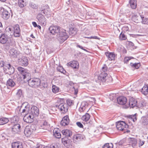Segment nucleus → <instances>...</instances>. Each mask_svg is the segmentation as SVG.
Returning <instances> with one entry per match:
<instances>
[{"label": "nucleus", "instance_id": "obj_10", "mask_svg": "<svg viewBox=\"0 0 148 148\" xmlns=\"http://www.w3.org/2000/svg\"><path fill=\"white\" fill-rule=\"evenodd\" d=\"M49 29L50 33L52 34H58V33L60 31V27L57 26H51L49 27Z\"/></svg>", "mask_w": 148, "mask_h": 148}, {"label": "nucleus", "instance_id": "obj_58", "mask_svg": "<svg viewBox=\"0 0 148 148\" xmlns=\"http://www.w3.org/2000/svg\"><path fill=\"white\" fill-rule=\"evenodd\" d=\"M57 70L60 72H62L63 70V68L62 67H58L57 68Z\"/></svg>", "mask_w": 148, "mask_h": 148}, {"label": "nucleus", "instance_id": "obj_29", "mask_svg": "<svg viewBox=\"0 0 148 148\" xmlns=\"http://www.w3.org/2000/svg\"><path fill=\"white\" fill-rule=\"evenodd\" d=\"M62 134L66 137H70L72 134L71 130L68 129H64L62 130Z\"/></svg>", "mask_w": 148, "mask_h": 148}, {"label": "nucleus", "instance_id": "obj_34", "mask_svg": "<svg viewBox=\"0 0 148 148\" xmlns=\"http://www.w3.org/2000/svg\"><path fill=\"white\" fill-rule=\"evenodd\" d=\"M141 92L144 95H147L148 93V86L147 85H145L141 89Z\"/></svg>", "mask_w": 148, "mask_h": 148}, {"label": "nucleus", "instance_id": "obj_59", "mask_svg": "<svg viewBox=\"0 0 148 148\" xmlns=\"http://www.w3.org/2000/svg\"><path fill=\"white\" fill-rule=\"evenodd\" d=\"M62 143L65 145V144L67 143V141L66 140L65 138H62Z\"/></svg>", "mask_w": 148, "mask_h": 148}, {"label": "nucleus", "instance_id": "obj_60", "mask_svg": "<svg viewBox=\"0 0 148 148\" xmlns=\"http://www.w3.org/2000/svg\"><path fill=\"white\" fill-rule=\"evenodd\" d=\"M77 47L79 48H80L81 49H83L86 52H88V51L87 50H86L85 49H84V48L82 46L79 45H77Z\"/></svg>", "mask_w": 148, "mask_h": 148}, {"label": "nucleus", "instance_id": "obj_54", "mask_svg": "<svg viewBox=\"0 0 148 148\" xmlns=\"http://www.w3.org/2000/svg\"><path fill=\"white\" fill-rule=\"evenodd\" d=\"M66 102L67 104L69 106H71L73 104V101L70 99H67Z\"/></svg>", "mask_w": 148, "mask_h": 148}, {"label": "nucleus", "instance_id": "obj_40", "mask_svg": "<svg viewBox=\"0 0 148 148\" xmlns=\"http://www.w3.org/2000/svg\"><path fill=\"white\" fill-rule=\"evenodd\" d=\"M8 121L9 120L7 118H1L0 119V125L5 124L7 123Z\"/></svg>", "mask_w": 148, "mask_h": 148}, {"label": "nucleus", "instance_id": "obj_50", "mask_svg": "<svg viewBox=\"0 0 148 148\" xmlns=\"http://www.w3.org/2000/svg\"><path fill=\"white\" fill-rule=\"evenodd\" d=\"M107 70V66L105 64L104 65V66L102 67V69L101 71V73L103 72L106 73V71Z\"/></svg>", "mask_w": 148, "mask_h": 148}, {"label": "nucleus", "instance_id": "obj_42", "mask_svg": "<svg viewBox=\"0 0 148 148\" xmlns=\"http://www.w3.org/2000/svg\"><path fill=\"white\" fill-rule=\"evenodd\" d=\"M142 124L143 125H146L148 124V119L145 117H143L141 120Z\"/></svg>", "mask_w": 148, "mask_h": 148}, {"label": "nucleus", "instance_id": "obj_44", "mask_svg": "<svg viewBox=\"0 0 148 148\" xmlns=\"http://www.w3.org/2000/svg\"><path fill=\"white\" fill-rule=\"evenodd\" d=\"M142 20V23L144 24H146L148 23V20L146 18L141 16V20Z\"/></svg>", "mask_w": 148, "mask_h": 148}, {"label": "nucleus", "instance_id": "obj_22", "mask_svg": "<svg viewBox=\"0 0 148 148\" xmlns=\"http://www.w3.org/2000/svg\"><path fill=\"white\" fill-rule=\"evenodd\" d=\"M9 52L11 57L16 58L19 54V52L14 49H12L10 50Z\"/></svg>", "mask_w": 148, "mask_h": 148}, {"label": "nucleus", "instance_id": "obj_12", "mask_svg": "<svg viewBox=\"0 0 148 148\" xmlns=\"http://www.w3.org/2000/svg\"><path fill=\"white\" fill-rule=\"evenodd\" d=\"M20 29L19 26L18 25H16L14 26L13 30V35L14 36L18 37H19L20 35Z\"/></svg>", "mask_w": 148, "mask_h": 148}, {"label": "nucleus", "instance_id": "obj_52", "mask_svg": "<svg viewBox=\"0 0 148 148\" xmlns=\"http://www.w3.org/2000/svg\"><path fill=\"white\" fill-rule=\"evenodd\" d=\"M30 7L33 9H36L37 8V5L33 3H30L29 4Z\"/></svg>", "mask_w": 148, "mask_h": 148}, {"label": "nucleus", "instance_id": "obj_19", "mask_svg": "<svg viewBox=\"0 0 148 148\" xmlns=\"http://www.w3.org/2000/svg\"><path fill=\"white\" fill-rule=\"evenodd\" d=\"M118 103L120 105H124L126 104L127 102V99L124 96H120L117 98Z\"/></svg>", "mask_w": 148, "mask_h": 148}, {"label": "nucleus", "instance_id": "obj_13", "mask_svg": "<svg viewBox=\"0 0 148 148\" xmlns=\"http://www.w3.org/2000/svg\"><path fill=\"white\" fill-rule=\"evenodd\" d=\"M33 116H32L29 113L24 116L23 119L25 122L30 123L33 122Z\"/></svg>", "mask_w": 148, "mask_h": 148}, {"label": "nucleus", "instance_id": "obj_62", "mask_svg": "<svg viewBox=\"0 0 148 148\" xmlns=\"http://www.w3.org/2000/svg\"><path fill=\"white\" fill-rule=\"evenodd\" d=\"M32 24L33 25V26L34 27H37V24L35 22H32Z\"/></svg>", "mask_w": 148, "mask_h": 148}, {"label": "nucleus", "instance_id": "obj_5", "mask_svg": "<svg viewBox=\"0 0 148 148\" xmlns=\"http://www.w3.org/2000/svg\"><path fill=\"white\" fill-rule=\"evenodd\" d=\"M59 34H57V38L61 42H64L68 38V35L64 29L62 30L59 32Z\"/></svg>", "mask_w": 148, "mask_h": 148}, {"label": "nucleus", "instance_id": "obj_46", "mask_svg": "<svg viewBox=\"0 0 148 148\" xmlns=\"http://www.w3.org/2000/svg\"><path fill=\"white\" fill-rule=\"evenodd\" d=\"M14 28V26L13 27L12 26H9L6 28V31L12 32H13Z\"/></svg>", "mask_w": 148, "mask_h": 148}, {"label": "nucleus", "instance_id": "obj_33", "mask_svg": "<svg viewBox=\"0 0 148 148\" xmlns=\"http://www.w3.org/2000/svg\"><path fill=\"white\" fill-rule=\"evenodd\" d=\"M141 16H137L134 14L132 16V19L135 22L138 23L141 20Z\"/></svg>", "mask_w": 148, "mask_h": 148}, {"label": "nucleus", "instance_id": "obj_61", "mask_svg": "<svg viewBox=\"0 0 148 148\" xmlns=\"http://www.w3.org/2000/svg\"><path fill=\"white\" fill-rule=\"evenodd\" d=\"M24 104V106L23 107V109H27V108L29 109V105H25V103H23Z\"/></svg>", "mask_w": 148, "mask_h": 148}, {"label": "nucleus", "instance_id": "obj_14", "mask_svg": "<svg viewBox=\"0 0 148 148\" xmlns=\"http://www.w3.org/2000/svg\"><path fill=\"white\" fill-rule=\"evenodd\" d=\"M19 64L22 66H27L28 64V60L27 57H23L21 58L18 59Z\"/></svg>", "mask_w": 148, "mask_h": 148}, {"label": "nucleus", "instance_id": "obj_53", "mask_svg": "<svg viewBox=\"0 0 148 148\" xmlns=\"http://www.w3.org/2000/svg\"><path fill=\"white\" fill-rule=\"evenodd\" d=\"M22 94V91L21 90L19 89L18 90L16 93V95L18 98L20 97Z\"/></svg>", "mask_w": 148, "mask_h": 148}, {"label": "nucleus", "instance_id": "obj_64", "mask_svg": "<svg viewBox=\"0 0 148 148\" xmlns=\"http://www.w3.org/2000/svg\"><path fill=\"white\" fill-rule=\"evenodd\" d=\"M47 83H44V86H43V87H44V88H45V87H47Z\"/></svg>", "mask_w": 148, "mask_h": 148}, {"label": "nucleus", "instance_id": "obj_3", "mask_svg": "<svg viewBox=\"0 0 148 148\" xmlns=\"http://www.w3.org/2000/svg\"><path fill=\"white\" fill-rule=\"evenodd\" d=\"M58 103L59 104L56 105V106L62 112L64 113L67 111L68 106L67 104L64 102L63 99H60L59 101H58Z\"/></svg>", "mask_w": 148, "mask_h": 148}, {"label": "nucleus", "instance_id": "obj_1", "mask_svg": "<svg viewBox=\"0 0 148 148\" xmlns=\"http://www.w3.org/2000/svg\"><path fill=\"white\" fill-rule=\"evenodd\" d=\"M49 8L47 5H43L40 8L39 13L36 16V18L38 20L39 23L42 26H45L47 24L46 19L45 16L42 14L43 13L45 14L46 16L48 18L51 16V14L49 12Z\"/></svg>", "mask_w": 148, "mask_h": 148}, {"label": "nucleus", "instance_id": "obj_31", "mask_svg": "<svg viewBox=\"0 0 148 148\" xmlns=\"http://www.w3.org/2000/svg\"><path fill=\"white\" fill-rule=\"evenodd\" d=\"M68 64L71 67L74 69H77L79 67V64L76 61H73L68 63Z\"/></svg>", "mask_w": 148, "mask_h": 148}, {"label": "nucleus", "instance_id": "obj_27", "mask_svg": "<svg viewBox=\"0 0 148 148\" xmlns=\"http://www.w3.org/2000/svg\"><path fill=\"white\" fill-rule=\"evenodd\" d=\"M105 54L109 60H114L115 55L114 53L108 52H106Z\"/></svg>", "mask_w": 148, "mask_h": 148}, {"label": "nucleus", "instance_id": "obj_11", "mask_svg": "<svg viewBox=\"0 0 148 148\" xmlns=\"http://www.w3.org/2000/svg\"><path fill=\"white\" fill-rule=\"evenodd\" d=\"M33 126H27L25 127L24 131V133L25 135L27 137H29L31 135L34 129H33Z\"/></svg>", "mask_w": 148, "mask_h": 148}, {"label": "nucleus", "instance_id": "obj_32", "mask_svg": "<svg viewBox=\"0 0 148 148\" xmlns=\"http://www.w3.org/2000/svg\"><path fill=\"white\" fill-rule=\"evenodd\" d=\"M77 31V29L76 28L72 27L70 28L69 33V34L72 36L75 35Z\"/></svg>", "mask_w": 148, "mask_h": 148}, {"label": "nucleus", "instance_id": "obj_45", "mask_svg": "<svg viewBox=\"0 0 148 148\" xmlns=\"http://www.w3.org/2000/svg\"><path fill=\"white\" fill-rule=\"evenodd\" d=\"M126 38V36L122 32L119 36V39L121 40H125Z\"/></svg>", "mask_w": 148, "mask_h": 148}, {"label": "nucleus", "instance_id": "obj_17", "mask_svg": "<svg viewBox=\"0 0 148 148\" xmlns=\"http://www.w3.org/2000/svg\"><path fill=\"white\" fill-rule=\"evenodd\" d=\"M12 131L14 134L19 133L21 131V127L19 124L14 125L12 128Z\"/></svg>", "mask_w": 148, "mask_h": 148}, {"label": "nucleus", "instance_id": "obj_2", "mask_svg": "<svg viewBox=\"0 0 148 148\" xmlns=\"http://www.w3.org/2000/svg\"><path fill=\"white\" fill-rule=\"evenodd\" d=\"M17 69L19 72L21 74V75L20 76L18 75V77L16 74H14L12 76L14 79L18 81H21L23 79H29L30 74L29 71L21 67H18Z\"/></svg>", "mask_w": 148, "mask_h": 148}, {"label": "nucleus", "instance_id": "obj_47", "mask_svg": "<svg viewBox=\"0 0 148 148\" xmlns=\"http://www.w3.org/2000/svg\"><path fill=\"white\" fill-rule=\"evenodd\" d=\"M129 118H130L134 122L136 121L137 119V118L135 114L134 115H130Z\"/></svg>", "mask_w": 148, "mask_h": 148}, {"label": "nucleus", "instance_id": "obj_51", "mask_svg": "<svg viewBox=\"0 0 148 148\" xmlns=\"http://www.w3.org/2000/svg\"><path fill=\"white\" fill-rule=\"evenodd\" d=\"M132 58H134L132 57H125L124 59V62L125 63H127L129 60Z\"/></svg>", "mask_w": 148, "mask_h": 148}, {"label": "nucleus", "instance_id": "obj_28", "mask_svg": "<svg viewBox=\"0 0 148 148\" xmlns=\"http://www.w3.org/2000/svg\"><path fill=\"white\" fill-rule=\"evenodd\" d=\"M12 148H23L22 143L20 142L13 143L12 144Z\"/></svg>", "mask_w": 148, "mask_h": 148}, {"label": "nucleus", "instance_id": "obj_21", "mask_svg": "<svg viewBox=\"0 0 148 148\" xmlns=\"http://www.w3.org/2000/svg\"><path fill=\"white\" fill-rule=\"evenodd\" d=\"M69 84L71 86L73 89L72 90L74 91V94L77 95L78 92V90L77 87V84L76 83H73L71 81H70L69 82Z\"/></svg>", "mask_w": 148, "mask_h": 148}, {"label": "nucleus", "instance_id": "obj_25", "mask_svg": "<svg viewBox=\"0 0 148 148\" xmlns=\"http://www.w3.org/2000/svg\"><path fill=\"white\" fill-rule=\"evenodd\" d=\"M88 105V104L87 102L85 101H83L79 109V111L80 112H84L87 108Z\"/></svg>", "mask_w": 148, "mask_h": 148}, {"label": "nucleus", "instance_id": "obj_37", "mask_svg": "<svg viewBox=\"0 0 148 148\" xmlns=\"http://www.w3.org/2000/svg\"><path fill=\"white\" fill-rule=\"evenodd\" d=\"M15 85V82L12 79H9L7 82V85L11 87L14 86Z\"/></svg>", "mask_w": 148, "mask_h": 148}, {"label": "nucleus", "instance_id": "obj_7", "mask_svg": "<svg viewBox=\"0 0 148 148\" xmlns=\"http://www.w3.org/2000/svg\"><path fill=\"white\" fill-rule=\"evenodd\" d=\"M98 79L99 80L101 81L102 82H105L106 81L108 82L112 80V77H110L109 78V80L108 79V76L107 74L106 73L103 72L101 73L98 76Z\"/></svg>", "mask_w": 148, "mask_h": 148}, {"label": "nucleus", "instance_id": "obj_49", "mask_svg": "<svg viewBox=\"0 0 148 148\" xmlns=\"http://www.w3.org/2000/svg\"><path fill=\"white\" fill-rule=\"evenodd\" d=\"M132 63H131L132 66L135 67L136 69H138L140 66V64L139 63H135L134 64H132Z\"/></svg>", "mask_w": 148, "mask_h": 148}, {"label": "nucleus", "instance_id": "obj_9", "mask_svg": "<svg viewBox=\"0 0 148 148\" xmlns=\"http://www.w3.org/2000/svg\"><path fill=\"white\" fill-rule=\"evenodd\" d=\"M0 14L1 17L5 20L8 19L10 16V12L3 8H0Z\"/></svg>", "mask_w": 148, "mask_h": 148}, {"label": "nucleus", "instance_id": "obj_57", "mask_svg": "<svg viewBox=\"0 0 148 148\" xmlns=\"http://www.w3.org/2000/svg\"><path fill=\"white\" fill-rule=\"evenodd\" d=\"M145 141L140 140L138 144L139 146L140 147L142 146L144 143Z\"/></svg>", "mask_w": 148, "mask_h": 148}, {"label": "nucleus", "instance_id": "obj_16", "mask_svg": "<svg viewBox=\"0 0 148 148\" xmlns=\"http://www.w3.org/2000/svg\"><path fill=\"white\" fill-rule=\"evenodd\" d=\"M4 69L8 71V73L9 75L12 74L14 71V68L10 64H5Z\"/></svg>", "mask_w": 148, "mask_h": 148}, {"label": "nucleus", "instance_id": "obj_24", "mask_svg": "<svg viewBox=\"0 0 148 148\" xmlns=\"http://www.w3.org/2000/svg\"><path fill=\"white\" fill-rule=\"evenodd\" d=\"M9 37L6 34H2L0 37V42L2 44L5 43L8 40Z\"/></svg>", "mask_w": 148, "mask_h": 148}, {"label": "nucleus", "instance_id": "obj_35", "mask_svg": "<svg viewBox=\"0 0 148 148\" xmlns=\"http://www.w3.org/2000/svg\"><path fill=\"white\" fill-rule=\"evenodd\" d=\"M129 143L130 145H131L133 147H134L137 143L136 139L134 138H131L130 140Z\"/></svg>", "mask_w": 148, "mask_h": 148}, {"label": "nucleus", "instance_id": "obj_41", "mask_svg": "<svg viewBox=\"0 0 148 148\" xmlns=\"http://www.w3.org/2000/svg\"><path fill=\"white\" fill-rule=\"evenodd\" d=\"M90 114L88 113H86L85 115L82 116V119L83 121H87L90 119Z\"/></svg>", "mask_w": 148, "mask_h": 148}, {"label": "nucleus", "instance_id": "obj_4", "mask_svg": "<svg viewBox=\"0 0 148 148\" xmlns=\"http://www.w3.org/2000/svg\"><path fill=\"white\" fill-rule=\"evenodd\" d=\"M27 80L28 85L32 87L36 88L40 85L41 81L38 78H33L26 79Z\"/></svg>", "mask_w": 148, "mask_h": 148}, {"label": "nucleus", "instance_id": "obj_55", "mask_svg": "<svg viewBox=\"0 0 148 148\" xmlns=\"http://www.w3.org/2000/svg\"><path fill=\"white\" fill-rule=\"evenodd\" d=\"M76 124L77 125V126L81 128H83V125L80 122H77L76 123Z\"/></svg>", "mask_w": 148, "mask_h": 148}, {"label": "nucleus", "instance_id": "obj_23", "mask_svg": "<svg viewBox=\"0 0 148 148\" xmlns=\"http://www.w3.org/2000/svg\"><path fill=\"white\" fill-rule=\"evenodd\" d=\"M61 131L58 128H55L53 130V135L54 136L58 138H60L61 137Z\"/></svg>", "mask_w": 148, "mask_h": 148}, {"label": "nucleus", "instance_id": "obj_6", "mask_svg": "<svg viewBox=\"0 0 148 148\" xmlns=\"http://www.w3.org/2000/svg\"><path fill=\"white\" fill-rule=\"evenodd\" d=\"M129 106L130 108H133L135 106L140 108L143 106V104L139 102L138 103L136 99L131 97L129 99Z\"/></svg>", "mask_w": 148, "mask_h": 148}, {"label": "nucleus", "instance_id": "obj_36", "mask_svg": "<svg viewBox=\"0 0 148 148\" xmlns=\"http://www.w3.org/2000/svg\"><path fill=\"white\" fill-rule=\"evenodd\" d=\"M129 3L131 7L134 9H135L136 7V0H130Z\"/></svg>", "mask_w": 148, "mask_h": 148}, {"label": "nucleus", "instance_id": "obj_63", "mask_svg": "<svg viewBox=\"0 0 148 148\" xmlns=\"http://www.w3.org/2000/svg\"><path fill=\"white\" fill-rule=\"evenodd\" d=\"M90 38H93V39H98V37L97 36H91L90 37Z\"/></svg>", "mask_w": 148, "mask_h": 148}, {"label": "nucleus", "instance_id": "obj_15", "mask_svg": "<svg viewBox=\"0 0 148 148\" xmlns=\"http://www.w3.org/2000/svg\"><path fill=\"white\" fill-rule=\"evenodd\" d=\"M31 115L33 117L37 116L39 114V110L38 108L36 106H33L31 108Z\"/></svg>", "mask_w": 148, "mask_h": 148}, {"label": "nucleus", "instance_id": "obj_56", "mask_svg": "<svg viewBox=\"0 0 148 148\" xmlns=\"http://www.w3.org/2000/svg\"><path fill=\"white\" fill-rule=\"evenodd\" d=\"M122 29L124 32L127 31L129 29V28L127 26H125L123 27Z\"/></svg>", "mask_w": 148, "mask_h": 148}, {"label": "nucleus", "instance_id": "obj_39", "mask_svg": "<svg viewBox=\"0 0 148 148\" xmlns=\"http://www.w3.org/2000/svg\"><path fill=\"white\" fill-rule=\"evenodd\" d=\"M60 88L56 86L53 85L52 90V92L54 93H56L59 92Z\"/></svg>", "mask_w": 148, "mask_h": 148}, {"label": "nucleus", "instance_id": "obj_48", "mask_svg": "<svg viewBox=\"0 0 148 148\" xmlns=\"http://www.w3.org/2000/svg\"><path fill=\"white\" fill-rule=\"evenodd\" d=\"M6 64L5 62L2 59H0V67H1L5 68V64Z\"/></svg>", "mask_w": 148, "mask_h": 148}, {"label": "nucleus", "instance_id": "obj_20", "mask_svg": "<svg viewBox=\"0 0 148 148\" xmlns=\"http://www.w3.org/2000/svg\"><path fill=\"white\" fill-rule=\"evenodd\" d=\"M69 123V119L68 116H64L61 121L60 124L62 126L68 125Z\"/></svg>", "mask_w": 148, "mask_h": 148}, {"label": "nucleus", "instance_id": "obj_30", "mask_svg": "<svg viewBox=\"0 0 148 148\" xmlns=\"http://www.w3.org/2000/svg\"><path fill=\"white\" fill-rule=\"evenodd\" d=\"M40 126L41 128L47 129L49 127V124L45 121L42 120L40 123Z\"/></svg>", "mask_w": 148, "mask_h": 148}, {"label": "nucleus", "instance_id": "obj_26", "mask_svg": "<svg viewBox=\"0 0 148 148\" xmlns=\"http://www.w3.org/2000/svg\"><path fill=\"white\" fill-rule=\"evenodd\" d=\"M24 106V104H23L21 107L19 111L20 112L21 115L22 116H24L29 113V109L27 108V109H23Z\"/></svg>", "mask_w": 148, "mask_h": 148}, {"label": "nucleus", "instance_id": "obj_18", "mask_svg": "<svg viewBox=\"0 0 148 148\" xmlns=\"http://www.w3.org/2000/svg\"><path fill=\"white\" fill-rule=\"evenodd\" d=\"M83 137L82 135L77 134L73 136V140L75 143H77L83 139Z\"/></svg>", "mask_w": 148, "mask_h": 148}, {"label": "nucleus", "instance_id": "obj_8", "mask_svg": "<svg viewBox=\"0 0 148 148\" xmlns=\"http://www.w3.org/2000/svg\"><path fill=\"white\" fill-rule=\"evenodd\" d=\"M116 127L119 130H125L128 127V125L124 121H120L116 123Z\"/></svg>", "mask_w": 148, "mask_h": 148}, {"label": "nucleus", "instance_id": "obj_38", "mask_svg": "<svg viewBox=\"0 0 148 148\" xmlns=\"http://www.w3.org/2000/svg\"><path fill=\"white\" fill-rule=\"evenodd\" d=\"M25 0H18V5L19 6L22 8L25 6L26 5V3L25 2Z\"/></svg>", "mask_w": 148, "mask_h": 148}, {"label": "nucleus", "instance_id": "obj_43", "mask_svg": "<svg viewBox=\"0 0 148 148\" xmlns=\"http://www.w3.org/2000/svg\"><path fill=\"white\" fill-rule=\"evenodd\" d=\"M113 146V145L112 143H107L103 145L102 148H112Z\"/></svg>", "mask_w": 148, "mask_h": 148}]
</instances>
